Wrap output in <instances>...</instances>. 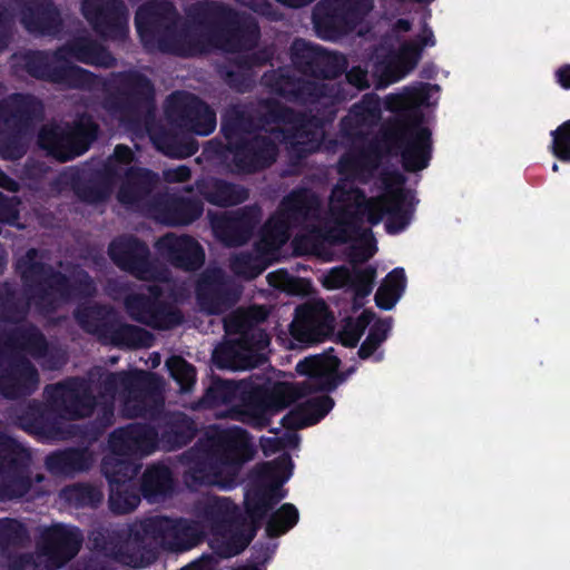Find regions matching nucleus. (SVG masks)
Here are the masks:
<instances>
[{"label":"nucleus","instance_id":"nucleus-1","mask_svg":"<svg viewBox=\"0 0 570 570\" xmlns=\"http://www.w3.org/2000/svg\"><path fill=\"white\" fill-rule=\"evenodd\" d=\"M255 450L248 432L242 428H214L181 455L187 466L188 487L216 485L232 490L237 485L243 465L254 458Z\"/></svg>","mask_w":570,"mask_h":570},{"label":"nucleus","instance_id":"nucleus-2","mask_svg":"<svg viewBox=\"0 0 570 570\" xmlns=\"http://www.w3.org/2000/svg\"><path fill=\"white\" fill-rule=\"evenodd\" d=\"M301 396L296 385L267 381L240 380L238 382L213 377L202 402L209 407L238 402L236 412L243 423L256 430L266 429L272 417L288 407Z\"/></svg>","mask_w":570,"mask_h":570},{"label":"nucleus","instance_id":"nucleus-3","mask_svg":"<svg viewBox=\"0 0 570 570\" xmlns=\"http://www.w3.org/2000/svg\"><path fill=\"white\" fill-rule=\"evenodd\" d=\"M16 272L38 311L53 313L61 303L90 298L97 287L88 272L81 269L72 278L42 261L38 248H29L16 262Z\"/></svg>","mask_w":570,"mask_h":570},{"label":"nucleus","instance_id":"nucleus-4","mask_svg":"<svg viewBox=\"0 0 570 570\" xmlns=\"http://www.w3.org/2000/svg\"><path fill=\"white\" fill-rule=\"evenodd\" d=\"M204 539L198 522L187 519H171L154 515L134 524L121 525L108 534V543L116 557L129 556L135 550H142L154 543L165 550L187 551Z\"/></svg>","mask_w":570,"mask_h":570},{"label":"nucleus","instance_id":"nucleus-5","mask_svg":"<svg viewBox=\"0 0 570 570\" xmlns=\"http://www.w3.org/2000/svg\"><path fill=\"white\" fill-rule=\"evenodd\" d=\"M187 17L206 31L209 42L228 52L252 50L261 38V28L254 17L239 13L223 2H196L187 10Z\"/></svg>","mask_w":570,"mask_h":570},{"label":"nucleus","instance_id":"nucleus-6","mask_svg":"<svg viewBox=\"0 0 570 570\" xmlns=\"http://www.w3.org/2000/svg\"><path fill=\"white\" fill-rule=\"evenodd\" d=\"M92 389L100 400H112L118 392L125 396L122 413L128 419L155 417L164 406L160 380L155 373L109 372L96 367Z\"/></svg>","mask_w":570,"mask_h":570},{"label":"nucleus","instance_id":"nucleus-7","mask_svg":"<svg viewBox=\"0 0 570 570\" xmlns=\"http://www.w3.org/2000/svg\"><path fill=\"white\" fill-rule=\"evenodd\" d=\"M268 316L264 306L254 305L237 309L225 316L224 331L234 336L218 345L213 353V362L218 368L235 370L243 366L247 355L263 351L271 338L261 327Z\"/></svg>","mask_w":570,"mask_h":570},{"label":"nucleus","instance_id":"nucleus-8","mask_svg":"<svg viewBox=\"0 0 570 570\" xmlns=\"http://www.w3.org/2000/svg\"><path fill=\"white\" fill-rule=\"evenodd\" d=\"M382 144L401 157L406 173L425 169L432 158V132L423 126L419 111H401L384 121L380 130Z\"/></svg>","mask_w":570,"mask_h":570},{"label":"nucleus","instance_id":"nucleus-9","mask_svg":"<svg viewBox=\"0 0 570 570\" xmlns=\"http://www.w3.org/2000/svg\"><path fill=\"white\" fill-rule=\"evenodd\" d=\"M73 316L79 326L104 346L138 351L154 345L155 336L151 332L125 322L110 305L80 306L76 308Z\"/></svg>","mask_w":570,"mask_h":570},{"label":"nucleus","instance_id":"nucleus-10","mask_svg":"<svg viewBox=\"0 0 570 570\" xmlns=\"http://www.w3.org/2000/svg\"><path fill=\"white\" fill-rule=\"evenodd\" d=\"M83 535L79 528L56 523L46 528L37 543V558L20 553L10 559L6 570H59L81 549Z\"/></svg>","mask_w":570,"mask_h":570},{"label":"nucleus","instance_id":"nucleus-11","mask_svg":"<svg viewBox=\"0 0 570 570\" xmlns=\"http://www.w3.org/2000/svg\"><path fill=\"white\" fill-rule=\"evenodd\" d=\"M292 470L293 461L288 453L256 468V481L244 495L245 513L255 529L262 527L268 513L285 498L283 484L291 478Z\"/></svg>","mask_w":570,"mask_h":570},{"label":"nucleus","instance_id":"nucleus-12","mask_svg":"<svg viewBox=\"0 0 570 570\" xmlns=\"http://www.w3.org/2000/svg\"><path fill=\"white\" fill-rule=\"evenodd\" d=\"M100 128L87 112L78 115L71 122H48L37 137V144L47 156L67 163L86 154L97 140Z\"/></svg>","mask_w":570,"mask_h":570},{"label":"nucleus","instance_id":"nucleus-13","mask_svg":"<svg viewBox=\"0 0 570 570\" xmlns=\"http://www.w3.org/2000/svg\"><path fill=\"white\" fill-rule=\"evenodd\" d=\"M82 90L101 89L105 92V107L111 111L135 114L154 104L155 86L138 70L114 71L108 77L94 73Z\"/></svg>","mask_w":570,"mask_h":570},{"label":"nucleus","instance_id":"nucleus-14","mask_svg":"<svg viewBox=\"0 0 570 570\" xmlns=\"http://www.w3.org/2000/svg\"><path fill=\"white\" fill-rule=\"evenodd\" d=\"M262 85L273 95L297 105H318L330 100L331 107L350 97L342 83H324L297 77L288 67L272 69L262 76Z\"/></svg>","mask_w":570,"mask_h":570},{"label":"nucleus","instance_id":"nucleus-15","mask_svg":"<svg viewBox=\"0 0 570 570\" xmlns=\"http://www.w3.org/2000/svg\"><path fill=\"white\" fill-rule=\"evenodd\" d=\"M353 196L357 208H363L367 222L372 225H379L386 216L385 230L390 235H396L403 232L411 223L413 215V205L411 200L414 196L407 189H397L389 195H377L366 197L365 191L360 187L342 189L337 196L338 202L351 200Z\"/></svg>","mask_w":570,"mask_h":570},{"label":"nucleus","instance_id":"nucleus-16","mask_svg":"<svg viewBox=\"0 0 570 570\" xmlns=\"http://www.w3.org/2000/svg\"><path fill=\"white\" fill-rule=\"evenodd\" d=\"M374 0H320L313 9L316 35L327 41L351 33L373 9Z\"/></svg>","mask_w":570,"mask_h":570},{"label":"nucleus","instance_id":"nucleus-17","mask_svg":"<svg viewBox=\"0 0 570 570\" xmlns=\"http://www.w3.org/2000/svg\"><path fill=\"white\" fill-rule=\"evenodd\" d=\"M205 153L232 156L233 170L240 175H254L272 167L278 156L277 144L267 135L255 134L242 140L223 145L217 139L207 141Z\"/></svg>","mask_w":570,"mask_h":570},{"label":"nucleus","instance_id":"nucleus-18","mask_svg":"<svg viewBox=\"0 0 570 570\" xmlns=\"http://www.w3.org/2000/svg\"><path fill=\"white\" fill-rule=\"evenodd\" d=\"M94 377L95 372H89L87 377L69 376L47 384L43 397L62 419L75 421L90 417L98 406V397L92 389Z\"/></svg>","mask_w":570,"mask_h":570},{"label":"nucleus","instance_id":"nucleus-19","mask_svg":"<svg viewBox=\"0 0 570 570\" xmlns=\"http://www.w3.org/2000/svg\"><path fill=\"white\" fill-rule=\"evenodd\" d=\"M30 452L17 440L0 432V498L20 499L30 491Z\"/></svg>","mask_w":570,"mask_h":570},{"label":"nucleus","instance_id":"nucleus-20","mask_svg":"<svg viewBox=\"0 0 570 570\" xmlns=\"http://www.w3.org/2000/svg\"><path fill=\"white\" fill-rule=\"evenodd\" d=\"M165 115L170 125L198 136H208L216 128L215 111L198 96L175 91L168 98Z\"/></svg>","mask_w":570,"mask_h":570},{"label":"nucleus","instance_id":"nucleus-21","mask_svg":"<svg viewBox=\"0 0 570 570\" xmlns=\"http://www.w3.org/2000/svg\"><path fill=\"white\" fill-rule=\"evenodd\" d=\"M180 14L169 0H151L138 7L135 26L145 46H156L160 51L173 38Z\"/></svg>","mask_w":570,"mask_h":570},{"label":"nucleus","instance_id":"nucleus-22","mask_svg":"<svg viewBox=\"0 0 570 570\" xmlns=\"http://www.w3.org/2000/svg\"><path fill=\"white\" fill-rule=\"evenodd\" d=\"M9 417L16 426L39 440L73 439L71 423L63 424L61 416L50 406L36 400L11 410Z\"/></svg>","mask_w":570,"mask_h":570},{"label":"nucleus","instance_id":"nucleus-23","mask_svg":"<svg viewBox=\"0 0 570 570\" xmlns=\"http://www.w3.org/2000/svg\"><path fill=\"white\" fill-rule=\"evenodd\" d=\"M289 51L295 70L314 79H336L347 68V59L344 55L331 52L302 38L293 41Z\"/></svg>","mask_w":570,"mask_h":570},{"label":"nucleus","instance_id":"nucleus-24","mask_svg":"<svg viewBox=\"0 0 570 570\" xmlns=\"http://www.w3.org/2000/svg\"><path fill=\"white\" fill-rule=\"evenodd\" d=\"M46 50H27L19 57L22 69L37 80L66 85L69 88L83 89L89 80L95 79L94 72L73 63L55 65Z\"/></svg>","mask_w":570,"mask_h":570},{"label":"nucleus","instance_id":"nucleus-25","mask_svg":"<svg viewBox=\"0 0 570 570\" xmlns=\"http://www.w3.org/2000/svg\"><path fill=\"white\" fill-rule=\"evenodd\" d=\"M334 348H328L324 354L313 355L301 360L296 365V372L308 376L313 386H296L301 396L311 392H332L345 382L356 371V366L340 372L341 360L332 355Z\"/></svg>","mask_w":570,"mask_h":570},{"label":"nucleus","instance_id":"nucleus-26","mask_svg":"<svg viewBox=\"0 0 570 570\" xmlns=\"http://www.w3.org/2000/svg\"><path fill=\"white\" fill-rule=\"evenodd\" d=\"M81 13L100 38H127L128 9L122 0H81Z\"/></svg>","mask_w":570,"mask_h":570},{"label":"nucleus","instance_id":"nucleus-27","mask_svg":"<svg viewBox=\"0 0 570 570\" xmlns=\"http://www.w3.org/2000/svg\"><path fill=\"white\" fill-rule=\"evenodd\" d=\"M108 255L119 269L137 279L151 281L156 277L149 247L135 235L124 234L115 237L108 245Z\"/></svg>","mask_w":570,"mask_h":570},{"label":"nucleus","instance_id":"nucleus-28","mask_svg":"<svg viewBox=\"0 0 570 570\" xmlns=\"http://www.w3.org/2000/svg\"><path fill=\"white\" fill-rule=\"evenodd\" d=\"M200 311L208 315H220L229 311L240 297L239 288L228 281L220 268L202 274L195 287Z\"/></svg>","mask_w":570,"mask_h":570},{"label":"nucleus","instance_id":"nucleus-29","mask_svg":"<svg viewBox=\"0 0 570 570\" xmlns=\"http://www.w3.org/2000/svg\"><path fill=\"white\" fill-rule=\"evenodd\" d=\"M39 386V373L23 355L0 356V395L17 400L32 395Z\"/></svg>","mask_w":570,"mask_h":570},{"label":"nucleus","instance_id":"nucleus-30","mask_svg":"<svg viewBox=\"0 0 570 570\" xmlns=\"http://www.w3.org/2000/svg\"><path fill=\"white\" fill-rule=\"evenodd\" d=\"M23 28L32 35L57 36L62 30L60 10L53 0H9Z\"/></svg>","mask_w":570,"mask_h":570},{"label":"nucleus","instance_id":"nucleus-31","mask_svg":"<svg viewBox=\"0 0 570 570\" xmlns=\"http://www.w3.org/2000/svg\"><path fill=\"white\" fill-rule=\"evenodd\" d=\"M23 28L32 35L57 36L62 30L60 10L53 0H9Z\"/></svg>","mask_w":570,"mask_h":570},{"label":"nucleus","instance_id":"nucleus-32","mask_svg":"<svg viewBox=\"0 0 570 570\" xmlns=\"http://www.w3.org/2000/svg\"><path fill=\"white\" fill-rule=\"evenodd\" d=\"M382 118L381 101L375 94H365L354 104L338 124V132L347 144L366 141L368 130Z\"/></svg>","mask_w":570,"mask_h":570},{"label":"nucleus","instance_id":"nucleus-33","mask_svg":"<svg viewBox=\"0 0 570 570\" xmlns=\"http://www.w3.org/2000/svg\"><path fill=\"white\" fill-rule=\"evenodd\" d=\"M108 448L116 454L149 455L158 448V430L148 423H129L109 434Z\"/></svg>","mask_w":570,"mask_h":570},{"label":"nucleus","instance_id":"nucleus-34","mask_svg":"<svg viewBox=\"0 0 570 570\" xmlns=\"http://www.w3.org/2000/svg\"><path fill=\"white\" fill-rule=\"evenodd\" d=\"M157 253L174 267L184 271H197L205 262V252L202 245L191 236H177L167 233L155 243Z\"/></svg>","mask_w":570,"mask_h":570},{"label":"nucleus","instance_id":"nucleus-35","mask_svg":"<svg viewBox=\"0 0 570 570\" xmlns=\"http://www.w3.org/2000/svg\"><path fill=\"white\" fill-rule=\"evenodd\" d=\"M43 117V102L35 95L16 92L0 101V121L11 131L28 129Z\"/></svg>","mask_w":570,"mask_h":570},{"label":"nucleus","instance_id":"nucleus-36","mask_svg":"<svg viewBox=\"0 0 570 570\" xmlns=\"http://www.w3.org/2000/svg\"><path fill=\"white\" fill-rule=\"evenodd\" d=\"M53 59L59 62L70 63L68 60L94 66L98 68H114L117 59L100 42L89 36H76L52 52Z\"/></svg>","mask_w":570,"mask_h":570},{"label":"nucleus","instance_id":"nucleus-37","mask_svg":"<svg viewBox=\"0 0 570 570\" xmlns=\"http://www.w3.org/2000/svg\"><path fill=\"white\" fill-rule=\"evenodd\" d=\"M342 189H334L335 199ZM340 204L331 207L332 225L324 226L322 229V237L332 245L347 244L354 235L358 234L363 217H366V214H363L364 209L355 206L353 197Z\"/></svg>","mask_w":570,"mask_h":570},{"label":"nucleus","instance_id":"nucleus-38","mask_svg":"<svg viewBox=\"0 0 570 570\" xmlns=\"http://www.w3.org/2000/svg\"><path fill=\"white\" fill-rule=\"evenodd\" d=\"M258 212L250 207L222 215L212 223L215 237L228 247L246 244L253 235L257 224Z\"/></svg>","mask_w":570,"mask_h":570},{"label":"nucleus","instance_id":"nucleus-39","mask_svg":"<svg viewBox=\"0 0 570 570\" xmlns=\"http://www.w3.org/2000/svg\"><path fill=\"white\" fill-rule=\"evenodd\" d=\"M158 220L167 226H188L204 213L203 200L176 194L166 195L155 203Z\"/></svg>","mask_w":570,"mask_h":570},{"label":"nucleus","instance_id":"nucleus-40","mask_svg":"<svg viewBox=\"0 0 570 570\" xmlns=\"http://www.w3.org/2000/svg\"><path fill=\"white\" fill-rule=\"evenodd\" d=\"M350 148L341 155L337 161V171L344 176H370L379 167L381 151L376 140L357 141L348 144Z\"/></svg>","mask_w":570,"mask_h":570},{"label":"nucleus","instance_id":"nucleus-41","mask_svg":"<svg viewBox=\"0 0 570 570\" xmlns=\"http://www.w3.org/2000/svg\"><path fill=\"white\" fill-rule=\"evenodd\" d=\"M253 114L259 134L266 131V127L271 125L289 126L301 134L307 120L306 114L285 106L274 98L261 99L258 104H253Z\"/></svg>","mask_w":570,"mask_h":570},{"label":"nucleus","instance_id":"nucleus-42","mask_svg":"<svg viewBox=\"0 0 570 570\" xmlns=\"http://www.w3.org/2000/svg\"><path fill=\"white\" fill-rule=\"evenodd\" d=\"M157 430L158 443L166 451H175L188 445L198 432L195 421L180 411L165 413Z\"/></svg>","mask_w":570,"mask_h":570},{"label":"nucleus","instance_id":"nucleus-43","mask_svg":"<svg viewBox=\"0 0 570 570\" xmlns=\"http://www.w3.org/2000/svg\"><path fill=\"white\" fill-rule=\"evenodd\" d=\"M95 463L94 451L89 446H69L56 450L46 456L47 470L59 476H75L88 472Z\"/></svg>","mask_w":570,"mask_h":570},{"label":"nucleus","instance_id":"nucleus-44","mask_svg":"<svg viewBox=\"0 0 570 570\" xmlns=\"http://www.w3.org/2000/svg\"><path fill=\"white\" fill-rule=\"evenodd\" d=\"M195 189L207 203L217 207L236 206L249 197L246 187L213 176L198 178Z\"/></svg>","mask_w":570,"mask_h":570},{"label":"nucleus","instance_id":"nucleus-45","mask_svg":"<svg viewBox=\"0 0 570 570\" xmlns=\"http://www.w3.org/2000/svg\"><path fill=\"white\" fill-rule=\"evenodd\" d=\"M159 176L142 167H129L119 187L117 198L125 206H138L150 196Z\"/></svg>","mask_w":570,"mask_h":570},{"label":"nucleus","instance_id":"nucleus-46","mask_svg":"<svg viewBox=\"0 0 570 570\" xmlns=\"http://www.w3.org/2000/svg\"><path fill=\"white\" fill-rule=\"evenodd\" d=\"M257 128L253 102L232 105L222 115L220 134L225 139L224 145L250 137L258 132Z\"/></svg>","mask_w":570,"mask_h":570},{"label":"nucleus","instance_id":"nucleus-47","mask_svg":"<svg viewBox=\"0 0 570 570\" xmlns=\"http://www.w3.org/2000/svg\"><path fill=\"white\" fill-rule=\"evenodd\" d=\"M331 320L324 302L299 305L295 309V318L291 325L292 335L301 341L314 340Z\"/></svg>","mask_w":570,"mask_h":570},{"label":"nucleus","instance_id":"nucleus-48","mask_svg":"<svg viewBox=\"0 0 570 570\" xmlns=\"http://www.w3.org/2000/svg\"><path fill=\"white\" fill-rule=\"evenodd\" d=\"M325 107V115L320 118L318 116H307L304 131L298 134L295 129H289L291 135L296 139L293 144L295 151L301 156L305 157L317 151L321 147L322 140L325 137L322 127L325 122H331L336 116V107H331L330 100H322Z\"/></svg>","mask_w":570,"mask_h":570},{"label":"nucleus","instance_id":"nucleus-49","mask_svg":"<svg viewBox=\"0 0 570 570\" xmlns=\"http://www.w3.org/2000/svg\"><path fill=\"white\" fill-rule=\"evenodd\" d=\"M175 481L169 466L164 463H155L146 468L140 479L141 495L149 502H158L160 499L173 494Z\"/></svg>","mask_w":570,"mask_h":570},{"label":"nucleus","instance_id":"nucleus-50","mask_svg":"<svg viewBox=\"0 0 570 570\" xmlns=\"http://www.w3.org/2000/svg\"><path fill=\"white\" fill-rule=\"evenodd\" d=\"M203 38L208 41L206 31L188 17V21L177 22L173 38L169 39L163 52H173L185 57L194 56L202 51Z\"/></svg>","mask_w":570,"mask_h":570},{"label":"nucleus","instance_id":"nucleus-51","mask_svg":"<svg viewBox=\"0 0 570 570\" xmlns=\"http://www.w3.org/2000/svg\"><path fill=\"white\" fill-rule=\"evenodd\" d=\"M186 130L161 129L154 137L156 147L171 158H187L198 151L199 144L195 137Z\"/></svg>","mask_w":570,"mask_h":570},{"label":"nucleus","instance_id":"nucleus-52","mask_svg":"<svg viewBox=\"0 0 570 570\" xmlns=\"http://www.w3.org/2000/svg\"><path fill=\"white\" fill-rule=\"evenodd\" d=\"M98 412L94 420L86 423H71V434L88 444L97 442L115 423V402L98 399Z\"/></svg>","mask_w":570,"mask_h":570},{"label":"nucleus","instance_id":"nucleus-53","mask_svg":"<svg viewBox=\"0 0 570 570\" xmlns=\"http://www.w3.org/2000/svg\"><path fill=\"white\" fill-rule=\"evenodd\" d=\"M147 292L129 293L124 297V307L130 318L146 326L151 318L149 315L154 314L159 298L164 296V288L158 284H151L147 286Z\"/></svg>","mask_w":570,"mask_h":570},{"label":"nucleus","instance_id":"nucleus-54","mask_svg":"<svg viewBox=\"0 0 570 570\" xmlns=\"http://www.w3.org/2000/svg\"><path fill=\"white\" fill-rule=\"evenodd\" d=\"M203 517L213 532L224 533L237 521L239 511L229 498L214 497L204 505Z\"/></svg>","mask_w":570,"mask_h":570},{"label":"nucleus","instance_id":"nucleus-55","mask_svg":"<svg viewBox=\"0 0 570 570\" xmlns=\"http://www.w3.org/2000/svg\"><path fill=\"white\" fill-rule=\"evenodd\" d=\"M279 206L289 219L299 223L308 219L318 210L320 199L311 189L301 187L286 195Z\"/></svg>","mask_w":570,"mask_h":570},{"label":"nucleus","instance_id":"nucleus-56","mask_svg":"<svg viewBox=\"0 0 570 570\" xmlns=\"http://www.w3.org/2000/svg\"><path fill=\"white\" fill-rule=\"evenodd\" d=\"M29 542L30 533L23 522L9 517L0 518V553L8 562L13 558L12 551L24 548Z\"/></svg>","mask_w":570,"mask_h":570},{"label":"nucleus","instance_id":"nucleus-57","mask_svg":"<svg viewBox=\"0 0 570 570\" xmlns=\"http://www.w3.org/2000/svg\"><path fill=\"white\" fill-rule=\"evenodd\" d=\"M28 312L29 303L19 296L16 285L0 282V322L18 324L26 320Z\"/></svg>","mask_w":570,"mask_h":570},{"label":"nucleus","instance_id":"nucleus-58","mask_svg":"<svg viewBox=\"0 0 570 570\" xmlns=\"http://www.w3.org/2000/svg\"><path fill=\"white\" fill-rule=\"evenodd\" d=\"M129 454H116L109 450L101 460V473L108 483L131 482L139 472L140 465Z\"/></svg>","mask_w":570,"mask_h":570},{"label":"nucleus","instance_id":"nucleus-59","mask_svg":"<svg viewBox=\"0 0 570 570\" xmlns=\"http://www.w3.org/2000/svg\"><path fill=\"white\" fill-rule=\"evenodd\" d=\"M109 484V508L114 513L125 514L134 511L140 503V488L131 482H112Z\"/></svg>","mask_w":570,"mask_h":570},{"label":"nucleus","instance_id":"nucleus-60","mask_svg":"<svg viewBox=\"0 0 570 570\" xmlns=\"http://www.w3.org/2000/svg\"><path fill=\"white\" fill-rule=\"evenodd\" d=\"M8 338L12 345L19 346L33 357H45L48 354L46 336L33 325L12 330Z\"/></svg>","mask_w":570,"mask_h":570},{"label":"nucleus","instance_id":"nucleus-61","mask_svg":"<svg viewBox=\"0 0 570 570\" xmlns=\"http://www.w3.org/2000/svg\"><path fill=\"white\" fill-rule=\"evenodd\" d=\"M299 520L297 508L293 503H284L272 512L266 521L265 532L268 538H277L293 529Z\"/></svg>","mask_w":570,"mask_h":570},{"label":"nucleus","instance_id":"nucleus-62","mask_svg":"<svg viewBox=\"0 0 570 570\" xmlns=\"http://www.w3.org/2000/svg\"><path fill=\"white\" fill-rule=\"evenodd\" d=\"M151 318L147 326L158 330L168 331L179 326L184 322L181 311L174 304L159 298L154 314L149 315Z\"/></svg>","mask_w":570,"mask_h":570},{"label":"nucleus","instance_id":"nucleus-63","mask_svg":"<svg viewBox=\"0 0 570 570\" xmlns=\"http://www.w3.org/2000/svg\"><path fill=\"white\" fill-rule=\"evenodd\" d=\"M66 499L77 507L97 508L104 500L101 490L89 483H77L65 489Z\"/></svg>","mask_w":570,"mask_h":570},{"label":"nucleus","instance_id":"nucleus-64","mask_svg":"<svg viewBox=\"0 0 570 570\" xmlns=\"http://www.w3.org/2000/svg\"><path fill=\"white\" fill-rule=\"evenodd\" d=\"M549 151L560 161L570 163V119L551 130Z\"/></svg>","mask_w":570,"mask_h":570}]
</instances>
